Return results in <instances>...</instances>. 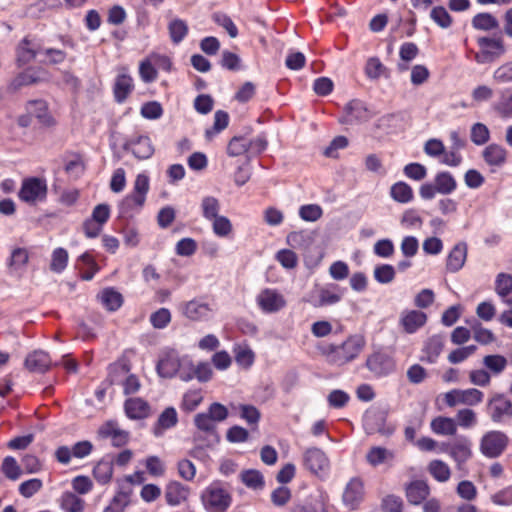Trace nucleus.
I'll use <instances>...</instances> for the list:
<instances>
[{
	"label": "nucleus",
	"mask_w": 512,
	"mask_h": 512,
	"mask_svg": "<svg viewBox=\"0 0 512 512\" xmlns=\"http://www.w3.org/2000/svg\"><path fill=\"white\" fill-rule=\"evenodd\" d=\"M365 346V337L361 334H354L350 335L340 345H326L322 353L329 363L342 366L356 359Z\"/></svg>",
	"instance_id": "nucleus-1"
},
{
	"label": "nucleus",
	"mask_w": 512,
	"mask_h": 512,
	"mask_svg": "<svg viewBox=\"0 0 512 512\" xmlns=\"http://www.w3.org/2000/svg\"><path fill=\"white\" fill-rule=\"evenodd\" d=\"M204 507L210 512H225L231 504V496L220 483L210 484L201 495Z\"/></svg>",
	"instance_id": "nucleus-2"
},
{
	"label": "nucleus",
	"mask_w": 512,
	"mask_h": 512,
	"mask_svg": "<svg viewBox=\"0 0 512 512\" xmlns=\"http://www.w3.org/2000/svg\"><path fill=\"white\" fill-rule=\"evenodd\" d=\"M441 451L447 453L456 463L457 469H463L465 463L472 457V442L464 435H458L453 440L442 443Z\"/></svg>",
	"instance_id": "nucleus-3"
},
{
	"label": "nucleus",
	"mask_w": 512,
	"mask_h": 512,
	"mask_svg": "<svg viewBox=\"0 0 512 512\" xmlns=\"http://www.w3.org/2000/svg\"><path fill=\"white\" fill-rule=\"evenodd\" d=\"M48 187L46 180L39 177H29L22 181L18 197L21 201L35 205L43 202L47 197Z\"/></svg>",
	"instance_id": "nucleus-4"
},
{
	"label": "nucleus",
	"mask_w": 512,
	"mask_h": 512,
	"mask_svg": "<svg viewBox=\"0 0 512 512\" xmlns=\"http://www.w3.org/2000/svg\"><path fill=\"white\" fill-rule=\"evenodd\" d=\"M509 443L508 436L499 430H491L480 439V452L487 458H497L503 454Z\"/></svg>",
	"instance_id": "nucleus-5"
},
{
	"label": "nucleus",
	"mask_w": 512,
	"mask_h": 512,
	"mask_svg": "<svg viewBox=\"0 0 512 512\" xmlns=\"http://www.w3.org/2000/svg\"><path fill=\"white\" fill-rule=\"evenodd\" d=\"M487 413L492 422L506 424L512 419V401L504 394H496L487 402Z\"/></svg>",
	"instance_id": "nucleus-6"
},
{
	"label": "nucleus",
	"mask_w": 512,
	"mask_h": 512,
	"mask_svg": "<svg viewBox=\"0 0 512 512\" xmlns=\"http://www.w3.org/2000/svg\"><path fill=\"white\" fill-rule=\"evenodd\" d=\"M256 303L259 309L266 314L277 313L287 305L284 295L273 288L262 289L256 296Z\"/></svg>",
	"instance_id": "nucleus-7"
},
{
	"label": "nucleus",
	"mask_w": 512,
	"mask_h": 512,
	"mask_svg": "<svg viewBox=\"0 0 512 512\" xmlns=\"http://www.w3.org/2000/svg\"><path fill=\"white\" fill-rule=\"evenodd\" d=\"M150 188V181L148 175L139 173L134 181L133 192L126 196L122 201V208L140 210L146 200V195Z\"/></svg>",
	"instance_id": "nucleus-8"
},
{
	"label": "nucleus",
	"mask_w": 512,
	"mask_h": 512,
	"mask_svg": "<svg viewBox=\"0 0 512 512\" xmlns=\"http://www.w3.org/2000/svg\"><path fill=\"white\" fill-rule=\"evenodd\" d=\"M303 465L311 473L321 475L328 472L330 461L326 453L317 447L307 448L303 453Z\"/></svg>",
	"instance_id": "nucleus-9"
},
{
	"label": "nucleus",
	"mask_w": 512,
	"mask_h": 512,
	"mask_svg": "<svg viewBox=\"0 0 512 512\" xmlns=\"http://www.w3.org/2000/svg\"><path fill=\"white\" fill-rule=\"evenodd\" d=\"M483 392L476 388L465 390L453 389L444 395V401L449 407H455L459 404L474 406L482 402Z\"/></svg>",
	"instance_id": "nucleus-10"
},
{
	"label": "nucleus",
	"mask_w": 512,
	"mask_h": 512,
	"mask_svg": "<svg viewBox=\"0 0 512 512\" xmlns=\"http://www.w3.org/2000/svg\"><path fill=\"white\" fill-rule=\"evenodd\" d=\"M365 495L364 481L360 477H352L346 484L343 494V504L350 510H355L363 501Z\"/></svg>",
	"instance_id": "nucleus-11"
},
{
	"label": "nucleus",
	"mask_w": 512,
	"mask_h": 512,
	"mask_svg": "<svg viewBox=\"0 0 512 512\" xmlns=\"http://www.w3.org/2000/svg\"><path fill=\"white\" fill-rule=\"evenodd\" d=\"M182 314L191 321H205L208 320L212 313V307L201 299H192L180 306Z\"/></svg>",
	"instance_id": "nucleus-12"
},
{
	"label": "nucleus",
	"mask_w": 512,
	"mask_h": 512,
	"mask_svg": "<svg viewBox=\"0 0 512 512\" xmlns=\"http://www.w3.org/2000/svg\"><path fill=\"white\" fill-rule=\"evenodd\" d=\"M344 116L340 119L343 124H358L368 121L372 114L366 105L357 99L351 100L344 107Z\"/></svg>",
	"instance_id": "nucleus-13"
},
{
	"label": "nucleus",
	"mask_w": 512,
	"mask_h": 512,
	"mask_svg": "<svg viewBox=\"0 0 512 512\" xmlns=\"http://www.w3.org/2000/svg\"><path fill=\"white\" fill-rule=\"evenodd\" d=\"M366 367L376 376H385L394 370L395 363L390 355L378 351L367 358Z\"/></svg>",
	"instance_id": "nucleus-14"
},
{
	"label": "nucleus",
	"mask_w": 512,
	"mask_h": 512,
	"mask_svg": "<svg viewBox=\"0 0 512 512\" xmlns=\"http://www.w3.org/2000/svg\"><path fill=\"white\" fill-rule=\"evenodd\" d=\"M123 147L125 150H130L136 158L141 160L150 158L154 153L151 140L146 135H138L127 140Z\"/></svg>",
	"instance_id": "nucleus-15"
},
{
	"label": "nucleus",
	"mask_w": 512,
	"mask_h": 512,
	"mask_svg": "<svg viewBox=\"0 0 512 512\" xmlns=\"http://www.w3.org/2000/svg\"><path fill=\"white\" fill-rule=\"evenodd\" d=\"M427 322V314L420 310H406L401 313L399 323L408 334H413Z\"/></svg>",
	"instance_id": "nucleus-16"
},
{
	"label": "nucleus",
	"mask_w": 512,
	"mask_h": 512,
	"mask_svg": "<svg viewBox=\"0 0 512 512\" xmlns=\"http://www.w3.org/2000/svg\"><path fill=\"white\" fill-rule=\"evenodd\" d=\"M405 494L410 504L419 505L429 496L430 488L425 481L415 480L406 486Z\"/></svg>",
	"instance_id": "nucleus-17"
},
{
	"label": "nucleus",
	"mask_w": 512,
	"mask_h": 512,
	"mask_svg": "<svg viewBox=\"0 0 512 512\" xmlns=\"http://www.w3.org/2000/svg\"><path fill=\"white\" fill-rule=\"evenodd\" d=\"M134 88L133 79L126 69L120 72L114 83V97L118 103H123Z\"/></svg>",
	"instance_id": "nucleus-18"
},
{
	"label": "nucleus",
	"mask_w": 512,
	"mask_h": 512,
	"mask_svg": "<svg viewBox=\"0 0 512 512\" xmlns=\"http://www.w3.org/2000/svg\"><path fill=\"white\" fill-rule=\"evenodd\" d=\"M467 258V245L464 242L457 243L447 257L446 268L449 272H458L465 264Z\"/></svg>",
	"instance_id": "nucleus-19"
},
{
	"label": "nucleus",
	"mask_w": 512,
	"mask_h": 512,
	"mask_svg": "<svg viewBox=\"0 0 512 512\" xmlns=\"http://www.w3.org/2000/svg\"><path fill=\"white\" fill-rule=\"evenodd\" d=\"M125 413L130 419H144L150 414V405L142 398H129L124 404Z\"/></svg>",
	"instance_id": "nucleus-20"
},
{
	"label": "nucleus",
	"mask_w": 512,
	"mask_h": 512,
	"mask_svg": "<svg viewBox=\"0 0 512 512\" xmlns=\"http://www.w3.org/2000/svg\"><path fill=\"white\" fill-rule=\"evenodd\" d=\"M385 415L380 411L367 412L364 417V426L369 434L379 432L383 435H389L393 429L385 428Z\"/></svg>",
	"instance_id": "nucleus-21"
},
{
	"label": "nucleus",
	"mask_w": 512,
	"mask_h": 512,
	"mask_svg": "<svg viewBox=\"0 0 512 512\" xmlns=\"http://www.w3.org/2000/svg\"><path fill=\"white\" fill-rule=\"evenodd\" d=\"M51 365V359L49 355L44 351H34L29 354L25 360L26 368L35 373L46 372Z\"/></svg>",
	"instance_id": "nucleus-22"
},
{
	"label": "nucleus",
	"mask_w": 512,
	"mask_h": 512,
	"mask_svg": "<svg viewBox=\"0 0 512 512\" xmlns=\"http://www.w3.org/2000/svg\"><path fill=\"white\" fill-rule=\"evenodd\" d=\"M99 434L103 438H111L114 446L120 447L128 440V433L121 430L116 422L109 421L105 423L100 429Z\"/></svg>",
	"instance_id": "nucleus-23"
},
{
	"label": "nucleus",
	"mask_w": 512,
	"mask_h": 512,
	"mask_svg": "<svg viewBox=\"0 0 512 512\" xmlns=\"http://www.w3.org/2000/svg\"><path fill=\"white\" fill-rule=\"evenodd\" d=\"M180 367V360L174 352H171L158 361L157 372L161 377L171 378L177 374Z\"/></svg>",
	"instance_id": "nucleus-24"
},
{
	"label": "nucleus",
	"mask_w": 512,
	"mask_h": 512,
	"mask_svg": "<svg viewBox=\"0 0 512 512\" xmlns=\"http://www.w3.org/2000/svg\"><path fill=\"white\" fill-rule=\"evenodd\" d=\"M482 156L489 166L501 167L506 162L507 152L504 147L493 143L483 150Z\"/></svg>",
	"instance_id": "nucleus-25"
},
{
	"label": "nucleus",
	"mask_w": 512,
	"mask_h": 512,
	"mask_svg": "<svg viewBox=\"0 0 512 512\" xmlns=\"http://www.w3.org/2000/svg\"><path fill=\"white\" fill-rule=\"evenodd\" d=\"M178 422L177 412L173 407L166 408L158 417L157 423L154 426V435L159 437L163 431L174 427Z\"/></svg>",
	"instance_id": "nucleus-26"
},
{
	"label": "nucleus",
	"mask_w": 512,
	"mask_h": 512,
	"mask_svg": "<svg viewBox=\"0 0 512 512\" xmlns=\"http://www.w3.org/2000/svg\"><path fill=\"white\" fill-rule=\"evenodd\" d=\"M188 489L179 482H171L167 485L165 498L169 505L176 506L186 500Z\"/></svg>",
	"instance_id": "nucleus-27"
},
{
	"label": "nucleus",
	"mask_w": 512,
	"mask_h": 512,
	"mask_svg": "<svg viewBox=\"0 0 512 512\" xmlns=\"http://www.w3.org/2000/svg\"><path fill=\"white\" fill-rule=\"evenodd\" d=\"M431 429L438 435H455L457 432V424L453 418L439 416L431 421Z\"/></svg>",
	"instance_id": "nucleus-28"
},
{
	"label": "nucleus",
	"mask_w": 512,
	"mask_h": 512,
	"mask_svg": "<svg viewBox=\"0 0 512 512\" xmlns=\"http://www.w3.org/2000/svg\"><path fill=\"white\" fill-rule=\"evenodd\" d=\"M98 298L100 299L102 305L108 310V311H116L118 310L123 303V297L122 295L114 290L113 288H106L104 289L99 295Z\"/></svg>",
	"instance_id": "nucleus-29"
},
{
	"label": "nucleus",
	"mask_w": 512,
	"mask_h": 512,
	"mask_svg": "<svg viewBox=\"0 0 512 512\" xmlns=\"http://www.w3.org/2000/svg\"><path fill=\"white\" fill-rule=\"evenodd\" d=\"M434 183L439 194L449 195L457 188V182L450 172H439L436 174Z\"/></svg>",
	"instance_id": "nucleus-30"
},
{
	"label": "nucleus",
	"mask_w": 512,
	"mask_h": 512,
	"mask_svg": "<svg viewBox=\"0 0 512 512\" xmlns=\"http://www.w3.org/2000/svg\"><path fill=\"white\" fill-rule=\"evenodd\" d=\"M93 475L100 484H107L113 475V459L100 460L93 469Z\"/></svg>",
	"instance_id": "nucleus-31"
},
{
	"label": "nucleus",
	"mask_w": 512,
	"mask_h": 512,
	"mask_svg": "<svg viewBox=\"0 0 512 512\" xmlns=\"http://www.w3.org/2000/svg\"><path fill=\"white\" fill-rule=\"evenodd\" d=\"M394 458V453L384 447L374 446L366 454V461L373 467Z\"/></svg>",
	"instance_id": "nucleus-32"
},
{
	"label": "nucleus",
	"mask_w": 512,
	"mask_h": 512,
	"mask_svg": "<svg viewBox=\"0 0 512 512\" xmlns=\"http://www.w3.org/2000/svg\"><path fill=\"white\" fill-rule=\"evenodd\" d=\"M390 196L398 203H409L413 200V190L405 182H397L390 188Z\"/></svg>",
	"instance_id": "nucleus-33"
},
{
	"label": "nucleus",
	"mask_w": 512,
	"mask_h": 512,
	"mask_svg": "<svg viewBox=\"0 0 512 512\" xmlns=\"http://www.w3.org/2000/svg\"><path fill=\"white\" fill-rule=\"evenodd\" d=\"M188 31V25L182 19H173L168 24L170 39L176 45L183 41V39L187 36Z\"/></svg>",
	"instance_id": "nucleus-34"
},
{
	"label": "nucleus",
	"mask_w": 512,
	"mask_h": 512,
	"mask_svg": "<svg viewBox=\"0 0 512 512\" xmlns=\"http://www.w3.org/2000/svg\"><path fill=\"white\" fill-rule=\"evenodd\" d=\"M226 151L230 157H238L246 154V156L250 158L247 137L244 135L232 137L228 142Z\"/></svg>",
	"instance_id": "nucleus-35"
},
{
	"label": "nucleus",
	"mask_w": 512,
	"mask_h": 512,
	"mask_svg": "<svg viewBox=\"0 0 512 512\" xmlns=\"http://www.w3.org/2000/svg\"><path fill=\"white\" fill-rule=\"evenodd\" d=\"M443 347L444 344L442 338L437 335L432 336L429 338L424 348L425 359L429 363H435L441 354Z\"/></svg>",
	"instance_id": "nucleus-36"
},
{
	"label": "nucleus",
	"mask_w": 512,
	"mask_h": 512,
	"mask_svg": "<svg viewBox=\"0 0 512 512\" xmlns=\"http://www.w3.org/2000/svg\"><path fill=\"white\" fill-rule=\"evenodd\" d=\"M484 366L495 376L500 375L507 367L508 361L502 355H487L483 358Z\"/></svg>",
	"instance_id": "nucleus-37"
},
{
	"label": "nucleus",
	"mask_w": 512,
	"mask_h": 512,
	"mask_svg": "<svg viewBox=\"0 0 512 512\" xmlns=\"http://www.w3.org/2000/svg\"><path fill=\"white\" fill-rule=\"evenodd\" d=\"M342 298L340 293H337L331 288H321L318 292V298L312 302L315 307H323L338 303Z\"/></svg>",
	"instance_id": "nucleus-38"
},
{
	"label": "nucleus",
	"mask_w": 512,
	"mask_h": 512,
	"mask_svg": "<svg viewBox=\"0 0 512 512\" xmlns=\"http://www.w3.org/2000/svg\"><path fill=\"white\" fill-rule=\"evenodd\" d=\"M476 30L489 31L499 26L497 19L490 13H478L472 19Z\"/></svg>",
	"instance_id": "nucleus-39"
},
{
	"label": "nucleus",
	"mask_w": 512,
	"mask_h": 512,
	"mask_svg": "<svg viewBox=\"0 0 512 512\" xmlns=\"http://www.w3.org/2000/svg\"><path fill=\"white\" fill-rule=\"evenodd\" d=\"M429 473L439 482L449 480L451 471L449 466L442 460H433L428 465Z\"/></svg>",
	"instance_id": "nucleus-40"
},
{
	"label": "nucleus",
	"mask_w": 512,
	"mask_h": 512,
	"mask_svg": "<svg viewBox=\"0 0 512 512\" xmlns=\"http://www.w3.org/2000/svg\"><path fill=\"white\" fill-rule=\"evenodd\" d=\"M454 420L457 426L459 425L464 429H471L476 426L478 422L476 412L470 408L458 410Z\"/></svg>",
	"instance_id": "nucleus-41"
},
{
	"label": "nucleus",
	"mask_w": 512,
	"mask_h": 512,
	"mask_svg": "<svg viewBox=\"0 0 512 512\" xmlns=\"http://www.w3.org/2000/svg\"><path fill=\"white\" fill-rule=\"evenodd\" d=\"M202 216L207 220H212L219 215L220 203L213 196H205L201 201Z\"/></svg>",
	"instance_id": "nucleus-42"
},
{
	"label": "nucleus",
	"mask_w": 512,
	"mask_h": 512,
	"mask_svg": "<svg viewBox=\"0 0 512 512\" xmlns=\"http://www.w3.org/2000/svg\"><path fill=\"white\" fill-rule=\"evenodd\" d=\"M229 123V115L227 112L223 110H217L214 114V124L213 127L207 129L205 132V136L207 139H212V137L224 130Z\"/></svg>",
	"instance_id": "nucleus-43"
},
{
	"label": "nucleus",
	"mask_w": 512,
	"mask_h": 512,
	"mask_svg": "<svg viewBox=\"0 0 512 512\" xmlns=\"http://www.w3.org/2000/svg\"><path fill=\"white\" fill-rule=\"evenodd\" d=\"M61 507L67 512H82L84 501L72 492H65L61 497Z\"/></svg>",
	"instance_id": "nucleus-44"
},
{
	"label": "nucleus",
	"mask_w": 512,
	"mask_h": 512,
	"mask_svg": "<svg viewBox=\"0 0 512 512\" xmlns=\"http://www.w3.org/2000/svg\"><path fill=\"white\" fill-rule=\"evenodd\" d=\"M42 54L41 50H35L30 46V42L25 38L17 49V60L20 64H26L34 59L37 55Z\"/></svg>",
	"instance_id": "nucleus-45"
},
{
	"label": "nucleus",
	"mask_w": 512,
	"mask_h": 512,
	"mask_svg": "<svg viewBox=\"0 0 512 512\" xmlns=\"http://www.w3.org/2000/svg\"><path fill=\"white\" fill-rule=\"evenodd\" d=\"M46 79L47 73L45 71L28 69L17 77V82L19 85H30L45 81Z\"/></svg>",
	"instance_id": "nucleus-46"
},
{
	"label": "nucleus",
	"mask_w": 512,
	"mask_h": 512,
	"mask_svg": "<svg viewBox=\"0 0 512 512\" xmlns=\"http://www.w3.org/2000/svg\"><path fill=\"white\" fill-rule=\"evenodd\" d=\"M68 252L64 248H56L52 253L50 269L55 273H61L68 263Z\"/></svg>",
	"instance_id": "nucleus-47"
},
{
	"label": "nucleus",
	"mask_w": 512,
	"mask_h": 512,
	"mask_svg": "<svg viewBox=\"0 0 512 512\" xmlns=\"http://www.w3.org/2000/svg\"><path fill=\"white\" fill-rule=\"evenodd\" d=\"M242 482L251 489L258 490L264 486L262 474L257 470H247L241 473Z\"/></svg>",
	"instance_id": "nucleus-48"
},
{
	"label": "nucleus",
	"mask_w": 512,
	"mask_h": 512,
	"mask_svg": "<svg viewBox=\"0 0 512 512\" xmlns=\"http://www.w3.org/2000/svg\"><path fill=\"white\" fill-rule=\"evenodd\" d=\"M478 44L481 48L486 49L483 51L484 56L491 55L492 49L498 50L497 56L503 54L505 51L503 42L500 38L481 37L478 39Z\"/></svg>",
	"instance_id": "nucleus-49"
},
{
	"label": "nucleus",
	"mask_w": 512,
	"mask_h": 512,
	"mask_svg": "<svg viewBox=\"0 0 512 512\" xmlns=\"http://www.w3.org/2000/svg\"><path fill=\"white\" fill-rule=\"evenodd\" d=\"M171 313L167 308H160L150 315V323L155 329H164L171 322Z\"/></svg>",
	"instance_id": "nucleus-50"
},
{
	"label": "nucleus",
	"mask_w": 512,
	"mask_h": 512,
	"mask_svg": "<svg viewBox=\"0 0 512 512\" xmlns=\"http://www.w3.org/2000/svg\"><path fill=\"white\" fill-rule=\"evenodd\" d=\"M323 215L322 208L317 204L302 205L299 208V216L307 222H315Z\"/></svg>",
	"instance_id": "nucleus-51"
},
{
	"label": "nucleus",
	"mask_w": 512,
	"mask_h": 512,
	"mask_svg": "<svg viewBox=\"0 0 512 512\" xmlns=\"http://www.w3.org/2000/svg\"><path fill=\"white\" fill-rule=\"evenodd\" d=\"M374 278L381 284L391 283L395 278V269L389 264L378 265L374 269Z\"/></svg>",
	"instance_id": "nucleus-52"
},
{
	"label": "nucleus",
	"mask_w": 512,
	"mask_h": 512,
	"mask_svg": "<svg viewBox=\"0 0 512 512\" xmlns=\"http://www.w3.org/2000/svg\"><path fill=\"white\" fill-rule=\"evenodd\" d=\"M470 138L475 145H483L490 138L489 129L483 123H475L471 127Z\"/></svg>",
	"instance_id": "nucleus-53"
},
{
	"label": "nucleus",
	"mask_w": 512,
	"mask_h": 512,
	"mask_svg": "<svg viewBox=\"0 0 512 512\" xmlns=\"http://www.w3.org/2000/svg\"><path fill=\"white\" fill-rule=\"evenodd\" d=\"M2 472L10 480H17L21 474V468L15 458L7 456L2 462Z\"/></svg>",
	"instance_id": "nucleus-54"
},
{
	"label": "nucleus",
	"mask_w": 512,
	"mask_h": 512,
	"mask_svg": "<svg viewBox=\"0 0 512 512\" xmlns=\"http://www.w3.org/2000/svg\"><path fill=\"white\" fill-rule=\"evenodd\" d=\"M28 252L24 248H16L12 251L9 260V268L13 271L21 270L28 262Z\"/></svg>",
	"instance_id": "nucleus-55"
},
{
	"label": "nucleus",
	"mask_w": 512,
	"mask_h": 512,
	"mask_svg": "<svg viewBox=\"0 0 512 512\" xmlns=\"http://www.w3.org/2000/svg\"><path fill=\"white\" fill-rule=\"evenodd\" d=\"M431 19L441 28H449L452 24V18L443 6L434 7L430 12Z\"/></svg>",
	"instance_id": "nucleus-56"
},
{
	"label": "nucleus",
	"mask_w": 512,
	"mask_h": 512,
	"mask_svg": "<svg viewBox=\"0 0 512 512\" xmlns=\"http://www.w3.org/2000/svg\"><path fill=\"white\" fill-rule=\"evenodd\" d=\"M381 510L383 512H403L404 502L401 497L389 494L382 499Z\"/></svg>",
	"instance_id": "nucleus-57"
},
{
	"label": "nucleus",
	"mask_w": 512,
	"mask_h": 512,
	"mask_svg": "<svg viewBox=\"0 0 512 512\" xmlns=\"http://www.w3.org/2000/svg\"><path fill=\"white\" fill-rule=\"evenodd\" d=\"M495 290L501 297H506L512 292V275L499 273L495 281Z\"/></svg>",
	"instance_id": "nucleus-58"
},
{
	"label": "nucleus",
	"mask_w": 512,
	"mask_h": 512,
	"mask_svg": "<svg viewBox=\"0 0 512 512\" xmlns=\"http://www.w3.org/2000/svg\"><path fill=\"white\" fill-rule=\"evenodd\" d=\"M197 251V242L189 237L182 238L176 243L175 252L179 256L190 257Z\"/></svg>",
	"instance_id": "nucleus-59"
},
{
	"label": "nucleus",
	"mask_w": 512,
	"mask_h": 512,
	"mask_svg": "<svg viewBox=\"0 0 512 512\" xmlns=\"http://www.w3.org/2000/svg\"><path fill=\"white\" fill-rule=\"evenodd\" d=\"M213 232L219 237H227L232 231V224L225 216H218L212 219Z\"/></svg>",
	"instance_id": "nucleus-60"
},
{
	"label": "nucleus",
	"mask_w": 512,
	"mask_h": 512,
	"mask_svg": "<svg viewBox=\"0 0 512 512\" xmlns=\"http://www.w3.org/2000/svg\"><path fill=\"white\" fill-rule=\"evenodd\" d=\"M163 114V108L157 101H150L142 105L141 115L146 119H159Z\"/></svg>",
	"instance_id": "nucleus-61"
},
{
	"label": "nucleus",
	"mask_w": 512,
	"mask_h": 512,
	"mask_svg": "<svg viewBox=\"0 0 512 512\" xmlns=\"http://www.w3.org/2000/svg\"><path fill=\"white\" fill-rule=\"evenodd\" d=\"M215 23L223 27L231 38H235L238 35V29L232 19L223 13H216L213 15Z\"/></svg>",
	"instance_id": "nucleus-62"
},
{
	"label": "nucleus",
	"mask_w": 512,
	"mask_h": 512,
	"mask_svg": "<svg viewBox=\"0 0 512 512\" xmlns=\"http://www.w3.org/2000/svg\"><path fill=\"white\" fill-rule=\"evenodd\" d=\"M276 259L284 268L287 269L295 268L298 263L296 253L289 249L280 250L276 255Z\"/></svg>",
	"instance_id": "nucleus-63"
},
{
	"label": "nucleus",
	"mask_w": 512,
	"mask_h": 512,
	"mask_svg": "<svg viewBox=\"0 0 512 512\" xmlns=\"http://www.w3.org/2000/svg\"><path fill=\"white\" fill-rule=\"evenodd\" d=\"M493 78L499 83L512 82V61L498 67L494 71Z\"/></svg>",
	"instance_id": "nucleus-64"
}]
</instances>
